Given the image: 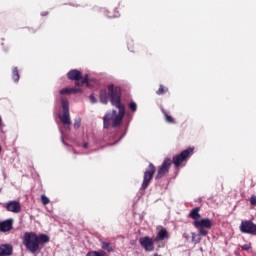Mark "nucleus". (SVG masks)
<instances>
[{
  "label": "nucleus",
  "instance_id": "nucleus-1",
  "mask_svg": "<svg viewBox=\"0 0 256 256\" xmlns=\"http://www.w3.org/2000/svg\"><path fill=\"white\" fill-rule=\"evenodd\" d=\"M109 94H110V102L112 106L119 109V113L117 114L116 110H113L110 113H107L104 116V128L108 129L110 126L113 128H116L120 126L122 119L125 115V105L121 103V92L118 87H114L113 84H111L108 87Z\"/></svg>",
  "mask_w": 256,
  "mask_h": 256
},
{
  "label": "nucleus",
  "instance_id": "nucleus-13",
  "mask_svg": "<svg viewBox=\"0 0 256 256\" xmlns=\"http://www.w3.org/2000/svg\"><path fill=\"white\" fill-rule=\"evenodd\" d=\"M13 229V220L7 219L0 222V232L6 233Z\"/></svg>",
  "mask_w": 256,
  "mask_h": 256
},
{
  "label": "nucleus",
  "instance_id": "nucleus-8",
  "mask_svg": "<svg viewBox=\"0 0 256 256\" xmlns=\"http://www.w3.org/2000/svg\"><path fill=\"white\" fill-rule=\"evenodd\" d=\"M239 229L243 234L256 236V223H254L252 220H242Z\"/></svg>",
  "mask_w": 256,
  "mask_h": 256
},
{
  "label": "nucleus",
  "instance_id": "nucleus-15",
  "mask_svg": "<svg viewBox=\"0 0 256 256\" xmlns=\"http://www.w3.org/2000/svg\"><path fill=\"white\" fill-rule=\"evenodd\" d=\"M60 95H70V94H77L82 93L81 88H63L59 91Z\"/></svg>",
  "mask_w": 256,
  "mask_h": 256
},
{
  "label": "nucleus",
  "instance_id": "nucleus-30",
  "mask_svg": "<svg viewBox=\"0 0 256 256\" xmlns=\"http://www.w3.org/2000/svg\"><path fill=\"white\" fill-rule=\"evenodd\" d=\"M83 147H84L85 149H87V148H88V143H87V142L84 143Z\"/></svg>",
  "mask_w": 256,
  "mask_h": 256
},
{
  "label": "nucleus",
  "instance_id": "nucleus-29",
  "mask_svg": "<svg viewBox=\"0 0 256 256\" xmlns=\"http://www.w3.org/2000/svg\"><path fill=\"white\" fill-rule=\"evenodd\" d=\"M122 139V137L121 136H119V134H115V142H114V144H117L120 140Z\"/></svg>",
  "mask_w": 256,
  "mask_h": 256
},
{
  "label": "nucleus",
  "instance_id": "nucleus-33",
  "mask_svg": "<svg viewBox=\"0 0 256 256\" xmlns=\"http://www.w3.org/2000/svg\"><path fill=\"white\" fill-rule=\"evenodd\" d=\"M1 151H2V148H1V145H0V153H1Z\"/></svg>",
  "mask_w": 256,
  "mask_h": 256
},
{
  "label": "nucleus",
  "instance_id": "nucleus-2",
  "mask_svg": "<svg viewBox=\"0 0 256 256\" xmlns=\"http://www.w3.org/2000/svg\"><path fill=\"white\" fill-rule=\"evenodd\" d=\"M50 238L47 234H36L35 232H25L23 236V245L31 253H36L41 250L40 245L49 243Z\"/></svg>",
  "mask_w": 256,
  "mask_h": 256
},
{
  "label": "nucleus",
  "instance_id": "nucleus-25",
  "mask_svg": "<svg viewBox=\"0 0 256 256\" xmlns=\"http://www.w3.org/2000/svg\"><path fill=\"white\" fill-rule=\"evenodd\" d=\"M80 124H81V119L80 118L75 119L74 128L75 129H79L80 128Z\"/></svg>",
  "mask_w": 256,
  "mask_h": 256
},
{
  "label": "nucleus",
  "instance_id": "nucleus-23",
  "mask_svg": "<svg viewBox=\"0 0 256 256\" xmlns=\"http://www.w3.org/2000/svg\"><path fill=\"white\" fill-rule=\"evenodd\" d=\"M41 202H42L43 205H48L50 200L46 195L42 194L41 195Z\"/></svg>",
  "mask_w": 256,
  "mask_h": 256
},
{
  "label": "nucleus",
  "instance_id": "nucleus-20",
  "mask_svg": "<svg viewBox=\"0 0 256 256\" xmlns=\"http://www.w3.org/2000/svg\"><path fill=\"white\" fill-rule=\"evenodd\" d=\"M163 115L165 117V121L168 124H175V119L171 115H169L165 110H163Z\"/></svg>",
  "mask_w": 256,
  "mask_h": 256
},
{
  "label": "nucleus",
  "instance_id": "nucleus-27",
  "mask_svg": "<svg viewBox=\"0 0 256 256\" xmlns=\"http://www.w3.org/2000/svg\"><path fill=\"white\" fill-rule=\"evenodd\" d=\"M250 203L251 205L256 206V195L251 196Z\"/></svg>",
  "mask_w": 256,
  "mask_h": 256
},
{
  "label": "nucleus",
  "instance_id": "nucleus-16",
  "mask_svg": "<svg viewBox=\"0 0 256 256\" xmlns=\"http://www.w3.org/2000/svg\"><path fill=\"white\" fill-rule=\"evenodd\" d=\"M109 86L110 85H108V88H109ZM109 97H110L109 89H108V91H107V89H101V91H100V102L104 105H107Z\"/></svg>",
  "mask_w": 256,
  "mask_h": 256
},
{
  "label": "nucleus",
  "instance_id": "nucleus-22",
  "mask_svg": "<svg viewBox=\"0 0 256 256\" xmlns=\"http://www.w3.org/2000/svg\"><path fill=\"white\" fill-rule=\"evenodd\" d=\"M168 92V88L167 87H164V85H160V88L156 91V94L158 96H162L164 94H166Z\"/></svg>",
  "mask_w": 256,
  "mask_h": 256
},
{
  "label": "nucleus",
  "instance_id": "nucleus-3",
  "mask_svg": "<svg viewBox=\"0 0 256 256\" xmlns=\"http://www.w3.org/2000/svg\"><path fill=\"white\" fill-rule=\"evenodd\" d=\"M193 225L198 229L199 234L192 232V242L194 244H199L202 240V237H206L209 233V230L212 228L213 222L210 218H202L200 220L194 221Z\"/></svg>",
  "mask_w": 256,
  "mask_h": 256
},
{
  "label": "nucleus",
  "instance_id": "nucleus-19",
  "mask_svg": "<svg viewBox=\"0 0 256 256\" xmlns=\"http://www.w3.org/2000/svg\"><path fill=\"white\" fill-rule=\"evenodd\" d=\"M101 246H102V249L106 250L107 252H113L114 251L110 242L102 241Z\"/></svg>",
  "mask_w": 256,
  "mask_h": 256
},
{
  "label": "nucleus",
  "instance_id": "nucleus-26",
  "mask_svg": "<svg viewBox=\"0 0 256 256\" xmlns=\"http://www.w3.org/2000/svg\"><path fill=\"white\" fill-rule=\"evenodd\" d=\"M242 250L244 251H249L251 249V245L250 244H244L241 246Z\"/></svg>",
  "mask_w": 256,
  "mask_h": 256
},
{
  "label": "nucleus",
  "instance_id": "nucleus-9",
  "mask_svg": "<svg viewBox=\"0 0 256 256\" xmlns=\"http://www.w3.org/2000/svg\"><path fill=\"white\" fill-rule=\"evenodd\" d=\"M171 166H172V160L170 158L164 159L162 165H160L158 168L155 179L156 180L162 179L166 174L169 173Z\"/></svg>",
  "mask_w": 256,
  "mask_h": 256
},
{
  "label": "nucleus",
  "instance_id": "nucleus-14",
  "mask_svg": "<svg viewBox=\"0 0 256 256\" xmlns=\"http://www.w3.org/2000/svg\"><path fill=\"white\" fill-rule=\"evenodd\" d=\"M170 234L167 231L166 228H161L160 230H158L157 232V236L154 238L156 242H162L165 239H169Z\"/></svg>",
  "mask_w": 256,
  "mask_h": 256
},
{
  "label": "nucleus",
  "instance_id": "nucleus-11",
  "mask_svg": "<svg viewBox=\"0 0 256 256\" xmlns=\"http://www.w3.org/2000/svg\"><path fill=\"white\" fill-rule=\"evenodd\" d=\"M6 210L8 212H12V213L18 214V213L21 212V204H20L19 201L11 200V201L7 202Z\"/></svg>",
  "mask_w": 256,
  "mask_h": 256
},
{
  "label": "nucleus",
  "instance_id": "nucleus-24",
  "mask_svg": "<svg viewBox=\"0 0 256 256\" xmlns=\"http://www.w3.org/2000/svg\"><path fill=\"white\" fill-rule=\"evenodd\" d=\"M129 109L132 111V112H136L137 110V104L135 102H131L129 104Z\"/></svg>",
  "mask_w": 256,
  "mask_h": 256
},
{
  "label": "nucleus",
  "instance_id": "nucleus-31",
  "mask_svg": "<svg viewBox=\"0 0 256 256\" xmlns=\"http://www.w3.org/2000/svg\"><path fill=\"white\" fill-rule=\"evenodd\" d=\"M2 126V118H1V116H0V127Z\"/></svg>",
  "mask_w": 256,
  "mask_h": 256
},
{
  "label": "nucleus",
  "instance_id": "nucleus-5",
  "mask_svg": "<svg viewBox=\"0 0 256 256\" xmlns=\"http://www.w3.org/2000/svg\"><path fill=\"white\" fill-rule=\"evenodd\" d=\"M61 104L63 109V115H59L61 123L66 126V129L70 130L71 118L69 112V102L65 97L61 98Z\"/></svg>",
  "mask_w": 256,
  "mask_h": 256
},
{
  "label": "nucleus",
  "instance_id": "nucleus-7",
  "mask_svg": "<svg viewBox=\"0 0 256 256\" xmlns=\"http://www.w3.org/2000/svg\"><path fill=\"white\" fill-rule=\"evenodd\" d=\"M194 152V147H188L187 149L183 150L179 155H175L173 157V164L176 168H179L182 163Z\"/></svg>",
  "mask_w": 256,
  "mask_h": 256
},
{
  "label": "nucleus",
  "instance_id": "nucleus-17",
  "mask_svg": "<svg viewBox=\"0 0 256 256\" xmlns=\"http://www.w3.org/2000/svg\"><path fill=\"white\" fill-rule=\"evenodd\" d=\"M200 207H195L193 208L190 213H189V217L193 220H195L194 222L196 221H200L199 219L201 218V215H200Z\"/></svg>",
  "mask_w": 256,
  "mask_h": 256
},
{
  "label": "nucleus",
  "instance_id": "nucleus-21",
  "mask_svg": "<svg viewBox=\"0 0 256 256\" xmlns=\"http://www.w3.org/2000/svg\"><path fill=\"white\" fill-rule=\"evenodd\" d=\"M86 256H106L105 251H90Z\"/></svg>",
  "mask_w": 256,
  "mask_h": 256
},
{
  "label": "nucleus",
  "instance_id": "nucleus-10",
  "mask_svg": "<svg viewBox=\"0 0 256 256\" xmlns=\"http://www.w3.org/2000/svg\"><path fill=\"white\" fill-rule=\"evenodd\" d=\"M155 239L150 236L140 237L139 243L146 252H153L155 250Z\"/></svg>",
  "mask_w": 256,
  "mask_h": 256
},
{
  "label": "nucleus",
  "instance_id": "nucleus-32",
  "mask_svg": "<svg viewBox=\"0 0 256 256\" xmlns=\"http://www.w3.org/2000/svg\"><path fill=\"white\" fill-rule=\"evenodd\" d=\"M153 256H161V255H158V254H154Z\"/></svg>",
  "mask_w": 256,
  "mask_h": 256
},
{
  "label": "nucleus",
  "instance_id": "nucleus-6",
  "mask_svg": "<svg viewBox=\"0 0 256 256\" xmlns=\"http://www.w3.org/2000/svg\"><path fill=\"white\" fill-rule=\"evenodd\" d=\"M155 172H156L155 165L153 163H150V165L144 172L143 182H142V186H141L142 190H146L149 187Z\"/></svg>",
  "mask_w": 256,
  "mask_h": 256
},
{
  "label": "nucleus",
  "instance_id": "nucleus-12",
  "mask_svg": "<svg viewBox=\"0 0 256 256\" xmlns=\"http://www.w3.org/2000/svg\"><path fill=\"white\" fill-rule=\"evenodd\" d=\"M13 254V246L10 243L0 244V256H11Z\"/></svg>",
  "mask_w": 256,
  "mask_h": 256
},
{
  "label": "nucleus",
  "instance_id": "nucleus-18",
  "mask_svg": "<svg viewBox=\"0 0 256 256\" xmlns=\"http://www.w3.org/2000/svg\"><path fill=\"white\" fill-rule=\"evenodd\" d=\"M12 79L15 83L19 82L20 80L19 70L17 67H13L12 69Z\"/></svg>",
  "mask_w": 256,
  "mask_h": 256
},
{
  "label": "nucleus",
  "instance_id": "nucleus-28",
  "mask_svg": "<svg viewBox=\"0 0 256 256\" xmlns=\"http://www.w3.org/2000/svg\"><path fill=\"white\" fill-rule=\"evenodd\" d=\"M90 102H91L92 104L97 103V100H96V98H95V96H94L93 94L90 95Z\"/></svg>",
  "mask_w": 256,
  "mask_h": 256
},
{
  "label": "nucleus",
  "instance_id": "nucleus-4",
  "mask_svg": "<svg viewBox=\"0 0 256 256\" xmlns=\"http://www.w3.org/2000/svg\"><path fill=\"white\" fill-rule=\"evenodd\" d=\"M69 80L71 81H75V86L79 87L81 85L86 84L87 86L89 85V76L88 74L85 75V77L82 76V72L77 70V69H73L70 70L67 74Z\"/></svg>",
  "mask_w": 256,
  "mask_h": 256
}]
</instances>
